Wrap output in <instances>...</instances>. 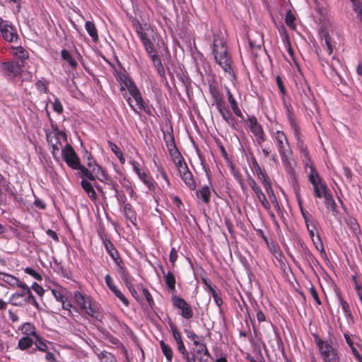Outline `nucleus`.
I'll return each mask as SVG.
<instances>
[{"label":"nucleus","mask_w":362,"mask_h":362,"mask_svg":"<svg viewBox=\"0 0 362 362\" xmlns=\"http://www.w3.org/2000/svg\"><path fill=\"white\" fill-rule=\"evenodd\" d=\"M247 161L254 174L257 175V179L262 185L271 180L265 170L260 167L252 153H250V156H247Z\"/></svg>","instance_id":"obj_13"},{"label":"nucleus","mask_w":362,"mask_h":362,"mask_svg":"<svg viewBox=\"0 0 362 362\" xmlns=\"http://www.w3.org/2000/svg\"><path fill=\"white\" fill-rule=\"evenodd\" d=\"M138 177L150 191H155L156 183L148 171L143 170L142 173Z\"/></svg>","instance_id":"obj_21"},{"label":"nucleus","mask_w":362,"mask_h":362,"mask_svg":"<svg viewBox=\"0 0 362 362\" xmlns=\"http://www.w3.org/2000/svg\"><path fill=\"white\" fill-rule=\"evenodd\" d=\"M112 293L115 294V296L118 298L123 304L128 307L129 305V302L127 300V298L125 297V296L119 290L118 288H116Z\"/></svg>","instance_id":"obj_61"},{"label":"nucleus","mask_w":362,"mask_h":362,"mask_svg":"<svg viewBox=\"0 0 362 362\" xmlns=\"http://www.w3.org/2000/svg\"><path fill=\"white\" fill-rule=\"evenodd\" d=\"M85 28L91 37L93 42L97 43L99 41V36L98 30L95 23L93 21H86L85 23Z\"/></svg>","instance_id":"obj_27"},{"label":"nucleus","mask_w":362,"mask_h":362,"mask_svg":"<svg viewBox=\"0 0 362 362\" xmlns=\"http://www.w3.org/2000/svg\"><path fill=\"white\" fill-rule=\"evenodd\" d=\"M197 197L198 199H201L204 204H208L211 199L210 188L206 185L202 187L197 191Z\"/></svg>","instance_id":"obj_28"},{"label":"nucleus","mask_w":362,"mask_h":362,"mask_svg":"<svg viewBox=\"0 0 362 362\" xmlns=\"http://www.w3.org/2000/svg\"><path fill=\"white\" fill-rule=\"evenodd\" d=\"M62 156L66 165L72 169L78 166L79 163H81L73 146L69 143L62 149Z\"/></svg>","instance_id":"obj_12"},{"label":"nucleus","mask_w":362,"mask_h":362,"mask_svg":"<svg viewBox=\"0 0 362 362\" xmlns=\"http://www.w3.org/2000/svg\"><path fill=\"white\" fill-rule=\"evenodd\" d=\"M309 292L317 305H320L322 303L318 296L317 291L312 284L310 288H309Z\"/></svg>","instance_id":"obj_62"},{"label":"nucleus","mask_w":362,"mask_h":362,"mask_svg":"<svg viewBox=\"0 0 362 362\" xmlns=\"http://www.w3.org/2000/svg\"><path fill=\"white\" fill-rule=\"evenodd\" d=\"M160 346L167 361L168 362H172L173 357V351L172 348L168 344H165L163 340L160 341Z\"/></svg>","instance_id":"obj_42"},{"label":"nucleus","mask_w":362,"mask_h":362,"mask_svg":"<svg viewBox=\"0 0 362 362\" xmlns=\"http://www.w3.org/2000/svg\"><path fill=\"white\" fill-rule=\"evenodd\" d=\"M162 273L163 274L164 281L165 282V284L167 286V288L169 291L172 292L173 295L175 294L176 293V288H175V284L176 280L175 275L172 272H168V273H165L164 269H162Z\"/></svg>","instance_id":"obj_18"},{"label":"nucleus","mask_w":362,"mask_h":362,"mask_svg":"<svg viewBox=\"0 0 362 362\" xmlns=\"http://www.w3.org/2000/svg\"><path fill=\"white\" fill-rule=\"evenodd\" d=\"M284 108L290 127L293 132L296 141V146L299 151L300 157L302 159L304 168L305 170L308 168L310 169L308 180L313 187L314 195L315 197L321 199L330 192V190L327 187V184L322 180V178L320 177L314 165L308 146L304 141L300 128L296 119L292 105L290 103H285Z\"/></svg>","instance_id":"obj_1"},{"label":"nucleus","mask_w":362,"mask_h":362,"mask_svg":"<svg viewBox=\"0 0 362 362\" xmlns=\"http://www.w3.org/2000/svg\"><path fill=\"white\" fill-rule=\"evenodd\" d=\"M2 280L13 287H18L23 286V284H25L23 282H21L18 278L15 277L13 275L4 274Z\"/></svg>","instance_id":"obj_34"},{"label":"nucleus","mask_w":362,"mask_h":362,"mask_svg":"<svg viewBox=\"0 0 362 362\" xmlns=\"http://www.w3.org/2000/svg\"><path fill=\"white\" fill-rule=\"evenodd\" d=\"M74 170H78L80 171V175L81 177H85L87 179L94 181L95 180V177L94 176L93 171L90 172L88 168H86L84 165H81L79 163L78 166H76Z\"/></svg>","instance_id":"obj_43"},{"label":"nucleus","mask_w":362,"mask_h":362,"mask_svg":"<svg viewBox=\"0 0 362 362\" xmlns=\"http://www.w3.org/2000/svg\"><path fill=\"white\" fill-rule=\"evenodd\" d=\"M209 92L214 100V105L216 106L223 119L230 127L234 128L235 119L228 107L226 105L223 95L221 93L218 86L216 85H210Z\"/></svg>","instance_id":"obj_3"},{"label":"nucleus","mask_w":362,"mask_h":362,"mask_svg":"<svg viewBox=\"0 0 362 362\" xmlns=\"http://www.w3.org/2000/svg\"><path fill=\"white\" fill-rule=\"evenodd\" d=\"M248 122L250 123V130L256 137L257 142L261 145L266 141V135L262 125L258 123L257 119L255 116L249 117Z\"/></svg>","instance_id":"obj_15"},{"label":"nucleus","mask_w":362,"mask_h":362,"mask_svg":"<svg viewBox=\"0 0 362 362\" xmlns=\"http://www.w3.org/2000/svg\"><path fill=\"white\" fill-rule=\"evenodd\" d=\"M117 80L127 88L128 91L136 86L132 78L127 74H120L118 76Z\"/></svg>","instance_id":"obj_37"},{"label":"nucleus","mask_w":362,"mask_h":362,"mask_svg":"<svg viewBox=\"0 0 362 362\" xmlns=\"http://www.w3.org/2000/svg\"><path fill=\"white\" fill-rule=\"evenodd\" d=\"M142 292L144 293V296L146 301L148 303L149 307L152 309L153 308V306L155 305V303H154V300H153V298L151 294L150 293L149 291L146 288H143Z\"/></svg>","instance_id":"obj_60"},{"label":"nucleus","mask_w":362,"mask_h":362,"mask_svg":"<svg viewBox=\"0 0 362 362\" xmlns=\"http://www.w3.org/2000/svg\"><path fill=\"white\" fill-rule=\"evenodd\" d=\"M91 171L95 174L100 182H103L106 185L107 189L116 190L117 188H119L117 182L108 175L100 165H98V170L93 168Z\"/></svg>","instance_id":"obj_14"},{"label":"nucleus","mask_w":362,"mask_h":362,"mask_svg":"<svg viewBox=\"0 0 362 362\" xmlns=\"http://www.w3.org/2000/svg\"><path fill=\"white\" fill-rule=\"evenodd\" d=\"M48 344H49L50 343L44 339L39 334L36 335V337H34V344L35 348H33L31 350L30 354H35L37 350L42 352H47L48 350Z\"/></svg>","instance_id":"obj_20"},{"label":"nucleus","mask_w":362,"mask_h":362,"mask_svg":"<svg viewBox=\"0 0 362 362\" xmlns=\"http://www.w3.org/2000/svg\"><path fill=\"white\" fill-rule=\"evenodd\" d=\"M136 33L148 55L156 52L153 43V40H155V32L149 25L145 24L144 26L140 25Z\"/></svg>","instance_id":"obj_8"},{"label":"nucleus","mask_w":362,"mask_h":362,"mask_svg":"<svg viewBox=\"0 0 362 362\" xmlns=\"http://www.w3.org/2000/svg\"><path fill=\"white\" fill-rule=\"evenodd\" d=\"M0 34L7 42H14L18 39L16 28L8 21L4 20L0 16Z\"/></svg>","instance_id":"obj_11"},{"label":"nucleus","mask_w":362,"mask_h":362,"mask_svg":"<svg viewBox=\"0 0 362 362\" xmlns=\"http://www.w3.org/2000/svg\"><path fill=\"white\" fill-rule=\"evenodd\" d=\"M81 187L83 190L87 193L89 198L94 201L97 199V194L94 190L93 185L87 180L83 179L81 182Z\"/></svg>","instance_id":"obj_31"},{"label":"nucleus","mask_w":362,"mask_h":362,"mask_svg":"<svg viewBox=\"0 0 362 362\" xmlns=\"http://www.w3.org/2000/svg\"><path fill=\"white\" fill-rule=\"evenodd\" d=\"M148 56L151 58V59L152 60L153 65H154L158 74H159V76L162 78H165V72L164 67H163L161 60L159 58L156 52L152 53L151 54H149Z\"/></svg>","instance_id":"obj_24"},{"label":"nucleus","mask_w":362,"mask_h":362,"mask_svg":"<svg viewBox=\"0 0 362 362\" xmlns=\"http://www.w3.org/2000/svg\"><path fill=\"white\" fill-rule=\"evenodd\" d=\"M338 301L342 308L345 317L348 320L354 322V315L351 313L349 303L343 298L340 292L337 293Z\"/></svg>","instance_id":"obj_22"},{"label":"nucleus","mask_w":362,"mask_h":362,"mask_svg":"<svg viewBox=\"0 0 362 362\" xmlns=\"http://www.w3.org/2000/svg\"><path fill=\"white\" fill-rule=\"evenodd\" d=\"M169 138L170 139V143L168 144L167 148L170 156L173 157V159H175V157L179 158L182 156L181 153L179 152L177 148L176 147L174 136L171 134H169Z\"/></svg>","instance_id":"obj_40"},{"label":"nucleus","mask_w":362,"mask_h":362,"mask_svg":"<svg viewBox=\"0 0 362 362\" xmlns=\"http://www.w3.org/2000/svg\"><path fill=\"white\" fill-rule=\"evenodd\" d=\"M62 305L63 309L67 311V315L69 316L72 315L71 308H73L76 312L77 311L76 308L71 304V301L68 300V298L62 303Z\"/></svg>","instance_id":"obj_58"},{"label":"nucleus","mask_w":362,"mask_h":362,"mask_svg":"<svg viewBox=\"0 0 362 362\" xmlns=\"http://www.w3.org/2000/svg\"><path fill=\"white\" fill-rule=\"evenodd\" d=\"M181 178L190 190L195 189L196 182L191 172L182 175Z\"/></svg>","instance_id":"obj_44"},{"label":"nucleus","mask_w":362,"mask_h":362,"mask_svg":"<svg viewBox=\"0 0 362 362\" xmlns=\"http://www.w3.org/2000/svg\"><path fill=\"white\" fill-rule=\"evenodd\" d=\"M117 271L122 281L124 282L125 285L129 284L130 282H133L134 277L129 274L127 267H121V269H117Z\"/></svg>","instance_id":"obj_45"},{"label":"nucleus","mask_w":362,"mask_h":362,"mask_svg":"<svg viewBox=\"0 0 362 362\" xmlns=\"http://www.w3.org/2000/svg\"><path fill=\"white\" fill-rule=\"evenodd\" d=\"M168 325L175 342L179 340H182V337L180 332H179L177 326L173 322V321L170 319H169Z\"/></svg>","instance_id":"obj_51"},{"label":"nucleus","mask_w":362,"mask_h":362,"mask_svg":"<svg viewBox=\"0 0 362 362\" xmlns=\"http://www.w3.org/2000/svg\"><path fill=\"white\" fill-rule=\"evenodd\" d=\"M34 344V338L30 337H23L18 342V349L21 351H25L32 347Z\"/></svg>","instance_id":"obj_36"},{"label":"nucleus","mask_w":362,"mask_h":362,"mask_svg":"<svg viewBox=\"0 0 362 362\" xmlns=\"http://www.w3.org/2000/svg\"><path fill=\"white\" fill-rule=\"evenodd\" d=\"M262 185H263L264 188L265 189L269 199L271 200L272 203L274 204L276 211H280V206L278 202L277 198L274 194V189L272 188L271 180L266 182L265 184H264Z\"/></svg>","instance_id":"obj_23"},{"label":"nucleus","mask_w":362,"mask_h":362,"mask_svg":"<svg viewBox=\"0 0 362 362\" xmlns=\"http://www.w3.org/2000/svg\"><path fill=\"white\" fill-rule=\"evenodd\" d=\"M124 215L127 220L136 225V213L131 204L127 203L124 205Z\"/></svg>","instance_id":"obj_26"},{"label":"nucleus","mask_w":362,"mask_h":362,"mask_svg":"<svg viewBox=\"0 0 362 362\" xmlns=\"http://www.w3.org/2000/svg\"><path fill=\"white\" fill-rule=\"evenodd\" d=\"M20 288H21V291L16 292L11 296L9 303L18 307L32 304L39 310L40 305L33 295L30 288L26 284H23V286Z\"/></svg>","instance_id":"obj_5"},{"label":"nucleus","mask_w":362,"mask_h":362,"mask_svg":"<svg viewBox=\"0 0 362 362\" xmlns=\"http://www.w3.org/2000/svg\"><path fill=\"white\" fill-rule=\"evenodd\" d=\"M12 49H13V55L16 59H17L16 62H22L25 66V61L29 57L28 51L21 46L16 47H13Z\"/></svg>","instance_id":"obj_25"},{"label":"nucleus","mask_w":362,"mask_h":362,"mask_svg":"<svg viewBox=\"0 0 362 362\" xmlns=\"http://www.w3.org/2000/svg\"><path fill=\"white\" fill-rule=\"evenodd\" d=\"M23 67L22 62L14 60L4 62L0 64V72L8 81H13L23 73Z\"/></svg>","instance_id":"obj_9"},{"label":"nucleus","mask_w":362,"mask_h":362,"mask_svg":"<svg viewBox=\"0 0 362 362\" xmlns=\"http://www.w3.org/2000/svg\"><path fill=\"white\" fill-rule=\"evenodd\" d=\"M82 156L83 159L86 161V164L90 168L93 169V168H95L96 170H98V165H99L96 163L90 151H88L86 149H84L83 151Z\"/></svg>","instance_id":"obj_41"},{"label":"nucleus","mask_w":362,"mask_h":362,"mask_svg":"<svg viewBox=\"0 0 362 362\" xmlns=\"http://www.w3.org/2000/svg\"><path fill=\"white\" fill-rule=\"evenodd\" d=\"M129 93L136 101V105L139 106V108H141V107L144 106V105L145 104V102L141 96V94L139 88L136 86H135L134 88H132L129 91Z\"/></svg>","instance_id":"obj_38"},{"label":"nucleus","mask_w":362,"mask_h":362,"mask_svg":"<svg viewBox=\"0 0 362 362\" xmlns=\"http://www.w3.org/2000/svg\"><path fill=\"white\" fill-rule=\"evenodd\" d=\"M115 192V197H116L119 205L127 204V197L123 191H119L118 188L116 190H113Z\"/></svg>","instance_id":"obj_57"},{"label":"nucleus","mask_w":362,"mask_h":362,"mask_svg":"<svg viewBox=\"0 0 362 362\" xmlns=\"http://www.w3.org/2000/svg\"><path fill=\"white\" fill-rule=\"evenodd\" d=\"M325 43L326 46V51L329 55H331L333 52L334 45L332 43V40L328 33L324 35Z\"/></svg>","instance_id":"obj_55"},{"label":"nucleus","mask_w":362,"mask_h":362,"mask_svg":"<svg viewBox=\"0 0 362 362\" xmlns=\"http://www.w3.org/2000/svg\"><path fill=\"white\" fill-rule=\"evenodd\" d=\"M171 301L173 306L180 310V315L186 320L193 317L194 312L192 306L182 298L176 294L172 295Z\"/></svg>","instance_id":"obj_10"},{"label":"nucleus","mask_w":362,"mask_h":362,"mask_svg":"<svg viewBox=\"0 0 362 362\" xmlns=\"http://www.w3.org/2000/svg\"><path fill=\"white\" fill-rule=\"evenodd\" d=\"M267 245L269 251L272 253L274 257L278 260L281 261L284 255L280 250L279 245L273 240L269 241Z\"/></svg>","instance_id":"obj_30"},{"label":"nucleus","mask_w":362,"mask_h":362,"mask_svg":"<svg viewBox=\"0 0 362 362\" xmlns=\"http://www.w3.org/2000/svg\"><path fill=\"white\" fill-rule=\"evenodd\" d=\"M272 136L276 144L286 172L294 175L295 170L289 161V153L287 151V148H289V143L285 133L283 131L278 130L273 132Z\"/></svg>","instance_id":"obj_4"},{"label":"nucleus","mask_w":362,"mask_h":362,"mask_svg":"<svg viewBox=\"0 0 362 362\" xmlns=\"http://www.w3.org/2000/svg\"><path fill=\"white\" fill-rule=\"evenodd\" d=\"M52 134V137L54 141L59 143L60 146H62L61 140L67 142V136L65 132L57 129L55 132H50Z\"/></svg>","instance_id":"obj_48"},{"label":"nucleus","mask_w":362,"mask_h":362,"mask_svg":"<svg viewBox=\"0 0 362 362\" xmlns=\"http://www.w3.org/2000/svg\"><path fill=\"white\" fill-rule=\"evenodd\" d=\"M197 354L202 355L199 358L200 362H206L209 358H211L209 349L204 342L197 347Z\"/></svg>","instance_id":"obj_33"},{"label":"nucleus","mask_w":362,"mask_h":362,"mask_svg":"<svg viewBox=\"0 0 362 362\" xmlns=\"http://www.w3.org/2000/svg\"><path fill=\"white\" fill-rule=\"evenodd\" d=\"M24 272H25V273L30 275L31 276H33L35 279H36L37 281H40L42 280V275L31 267L25 268Z\"/></svg>","instance_id":"obj_59"},{"label":"nucleus","mask_w":362,"mask_h":362,"mask_svg":"<svg viewBox=\"0 0 362 362\" xmlns=\"http://www.w3.org/2000/svg\"><path fill=\"white\" fill-rule=\"evenodd\" d=\"M325 204L329 209L330 208L332 211H334L337 207V204L332 197L330 192H329L324 197Z\"/></svg>","instance_id":"obj_53"},{"label":"nucleus","mask_w":362,"mask_h":362,"mask_svg":"<svg viewBox=\"0 0 362 362\" xmlns=\"http://www.w3.org/2000/svg\"><path fill=\"white\" fill-rule=\"evenodd\" d=\"M61 57L73 69L77 68L78 62L69 50L63 49L61 52Z\"/></svg>","instance_id":"obj_29"},{"label":"nucleus","mask_w":362,"mask_h":362,"mask_svg":"<svg viewBox=\"0 0 362 362\" xmlns=\"http://www.w3.org/2000/svg\"><path fill=\"white\" fill-rule=\"evenodd\" d=\"M352 281L354 283L355 290L356 291L357 296L362 304V283L358 280L356 276H352Z\"/></svg>","instance_id":"obj_54"},{"label":"nucleus","mask_w":362,"mask_h":362,"mask_svg":"<svg viewBox=\"0 0 362 362\" xmlns=\"http://www.w3.org/2000/svg\"><path fill=\"white\" fill-rule=\"evenodd\" d=\"M225 90H226V92L227 94L228 102H229L230 107L233 110V112L237 117L243 119L244 116H243L240 107H238V104L236 100L235 99L233 95L232 94L230 88L227 86H225Z\"/></svg>","instance_id":"obj_17"},{"label":"nucleus","mask_w":362,"mask_h":362,"mask_svg":"<svg viewBox=\"0 0 362 362\" xmlns=\"http://www.w3.org/2000/svg\"><path fill=\"white\" fill-rule=\"evenodd\" d=\"M73 298L74 302L81 311L92 317H98L99 314L98 307L95 303L93 302L90 296L83 295L81 292L76 291L74 292Z\"/></svg>","instance_id":"obj_7"},{"label":"nucleus","mask_w":362,"mask_h":362,"mask_svg":"<svg viewBox=\"0 0 362 362\" xmlns=\"http://www.w3.org/2000/svg\"><path fill=\"white\" fill-rule=\"evenodd\" d=\"M52 293L55 298V299L60 303H62L67 298V291L62 288L59 289H52Z\"/></svg>","instance_id":"obj_49"},{"label":"nucleus","mask_w":362,"mask_h":362,"mask_svg":"<svg viewBox=\"0 0 362 362\" xmlns=\"http://www.w3.org/2000/svg\"><path fill=\"white\" fill-rule=\"evenodd\" d=\"M347 225L349 226L350 229L355 233H358L360 230L359 225L357 223L356 220L352 217H349L346 221Z\"/></svg>","instance_id":"obj_56"},{"label":"nucleus","mask_w":362,"mask_h":362,"mask_svg":"<svg viewBox=\"0 0 362 362\" xmlns=\"http://www.w3.org/2000/svg\"><path fill=\"white\" fill-rule=\"evenodd\" d=\"M105 283H106L107 287L112 292L114 291L116 288H117L116 287V286L115 285L114 281L110 274L105 275Z\"/></svg>","instance_id":"obj_64"},{"label":"nucleus","mask_w":362,"mask_h":362,"mask_svg":"<svg viewBox=\"0 0 362 362\" xmlns=\"http://www.w3.org/2000/svg\"><path fill=\"white\" fill-rule=\"evenodd\" d=\"M296 16L292 11L289 10L286 12L285 23L286 25L291 29L294 30L296 28Z\"/></svg>","instance_id":"obj_50"},{"label":"nucleus","mask_w":362,"mask_h":362,"mask_svg":"<svg viewBox=\"0 0 362 362\" xmlns=\"http://www.w3.org/2000/svg\"><path fill=\"white\" fill-rule=\"evenodd\" d=\"M315 248L320 252L322 257H327V254L320 235L317 233L315 238L312 239Z\"/></svg>","instance_id":"obj_47"},{"label":"nucleus","mask_w":362,"mask_h":362,"mask_svg":"<svg viewBox=\"0 0 362 362\" xmlns=\"http://www.w3.org/2000/svg\"><path fill=\"white\" fill-rule=\"evenodd\" d=\"M22 333L25 334V337H33V338L36 337L38 334L36 332V329L35 326L30 322H25L20 327Z\"/></svg>","instance_id":"obj_32"},{"label":"nucleus","mask_w":362,"mask_h":362,"mask_svg":"<svg viewBox=\"0 0 362 362\" xmlns=\"http://www.w3.org/2000/svg\"><path fill=\"white\" fill-rule=\"evenodd\" d=\"M97 355L102 362H112L116 360L115 356L112 354L106 351H100Z\"/></svg>","instance_id":"obj_52"},{"label":"nucleus","mask_w":362,"mask_h":362,"mask_svg":"<svg viewBox=\"0 0 362 362\" xmlns=\"http://www.w3.org/2000/svg\"><path fill=\"white\" fill-rule=\"evenodd\" d=\"M184 332L185 333V334L187 335V338L189 339L190 340H192V341L196 340V339H203V337L202 336H199L197 335L193 330L192 329H185L184 330Z\"/></svg>","instance_id":"obj_63"},{"label":"nucleus","mask_w":362,"mask_h":362,"mask_svg":"<svg viewBox=\"0 0 362 362\" xmlns=\"http://www.w3.org/2000/svg\"><path fill=\"white\" fill-rule=\"evenodd\" d=\"M301 255L303 259L309 263H313L317 262V259L313 255V253L310 251L306 245H301Z\"/></svg>","instance_id":"obj_39"},{"label":"nucleus","mask_w":362,"mask_h":362,"mask_svg":"<svg viewBox=\"0 0 362 362\" xmlns=\"http://www.w3.org/2000/svg\"><path fill=\"white\" fill-rule=\"evenodd\" d=\"M252 310L256 315L257 320L259 323L266 322L267 317L265 315L266 308L262 306L261 307L257 301H254L251 303Z\"/></svg>","instance_id":"obj_19"},{"label":"nucleus","mask_w":362,"mask_h":362,"mask_svg":"<svg viewBox=\"0 0 362 362\" xmlns=\"http://www.w3.org/2000/svg\"><path fill=\"white\" fill-rule=\"evenodd\" d=\"M173 161L180 173V176L190 172L182 156H180L179 158L175 157V159H174Z\"/></svg>","instance_id":"obj_35"},{"label":"nucleus","mask_w":362,"mask_h":362,"mask_svg":"<svg viewBox=\"0 0 362 362\" xmlns=\"http://www.w3.org/2000/svg\"><path fill=\"white\" fill-rule=\"evenodd\" d=\"M98 233L103 241L106 252L109 254L111 258L117 256V254H119L118 250L116 249L112 241L107 238L104 231H99Z\"/></svg>","instance_id":"obj_16"},{"label":"nucleus","mask_w":362,"mask_h":362,"mask_svg":"<svg viewBox=\"0 0 362 362\" xmlns=\"http://www.w3.org/2000/svg\"><path fill=\"white\" fill-rule=\"evenodd\" d=\"M315 342L325 362H339V356L337 349L333 347L331 343L322 340L317 334H313Z\"/></svg>","instance_id":"obj_6"},{"label":"nucleus","mask_w":362,"mask_h":362,"mask_svg":"<svg viewBox=\"0 0 362 362\" xmlns=\"http://www.w3.org/2000/svg\"><path fill=\"white\" fill-rule=\"evenodd\" d=\"M212 54L216 63H217L229 76L236 79L234 71V62L228 51L226 41L220 35H214Z\"/></svg>","instance_id":"obj_2"},{"label":"nucleus","mask_w":362,"mask_h":362,"mask_svg":"<svg viewBox=\"0 0 362 362\" xmlns=\"http://www.w3.org/2000/svg\"><path fill=\"white\" fill-rule=\"evenodd\" d=\"M46 136L47 142L50 144L52 146V153L53 155V157L55 160H58L59 158L57 156V153L59 152L60 148L62 147V146H60L59 143L53 141L52 134H47Z\"/></svg>","instance_id":"obj_46"}]
</instances>
